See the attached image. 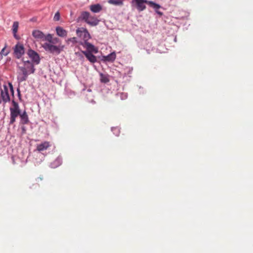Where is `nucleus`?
I'll return each mask as SVG.
<instances>
[{
  "instance_id": "nucleus-11",
  "label": "nucleus",
  "mask_w": 253,
  "mask_h": 253,
  "mask_svg": "<svg viewBox=\"0 0 253 253\" xmlns=\"http://www.w3.org/2000/svg\"><path fill=\"white\" fill-rule=\"evenodd\" d=\"M0 96L4 104L7 102H9L10 101V97L8 92H3L2 89H0Z\"/></svg>"
},
{
  "instance_id": "nucleus-35",
  "label": "nucleus",
  "mask_w": 253,
  "mask_h": 253,
  "mask_svg": "<svg viewBox=\"0 0 253 253\" xmlns=\"http://www.w3.org/2000/svg\"><path fill=\"white\" fill-rule=\"evenodd\" d=\"M13 36L14 37L17 39V40H19V37L16 35V34H13Z\"/></svg>"
},
{
  "instance_id": "nucleus-6",
  "label": "nucleus",
  "mask_w": 253,
  "mask_h": 253,
  "mask_svg": "<svg viewBox=\"0 0 253 253\" xmlns=\"http://www.w3.org/2000/svg\"><path fill=\"white\" fill-rule=\"evenodd\" d=\"M27 54L32 59V62L38 65L40 63L41 59L39 54L35 50L30 49L27 51Z\"/></svg>"
},
{
  "instance_id": "nucleus-33",
  "label": "nucleus",
  "mask_w": 253,
  "mask_h": 253,
  "mask_svg": "<svg viewBox=\"0 0 253 253\" xmlns=\"http://www.w3.org/2000/svg\"><path fill=\"white\" fill-rule=\"evenodd\" d=\"M17 91L18 98H19V99L21 100V95L20 91L19 88L17 89Z\"/></svg>"
},
{
  "instance_id": "nucleus-3",
  "label": "nucleus",
  "mask_w": 253,
  "mask_h": 253,
  "mask_svg": "<svg viewBox=\"0 0 253 253\" xmlns=\"http://www.w3.org/2000/svg\"><path fill=\"white\" fill-rule=\"evenodd\" d=\"M76 33L77 36L83 40L79 42L80 45H83L84 42H88V41L91 38L88 30L85 28H78L76 30Z\"/></svg>"
},
{
  "instance_id": "nucleus-15",
  "label": "nucleus",
  "mask_w": 253,
  "mask_h": 253,
  "mask_svg": "<svg viewBox=\"0 0 253 253\" xmlns=\"http://www.w3.org/2000/svg\"><path fill=\"white\" fill-rule=\"evenodd\" d=\"M84 54L90 63H94L97 62V57L93 55V53L85 52Z\"/></svg>"
},
{
  "instance_id": "nucleus-12",
  "label": "nucleus",
  "mask_w": 253,
  "mask_h": 253,
  "mask_svg": "<svg viewBox=\"0 0 253 253\" xmlns=\"http://www.w3.org/2000/svg\"><path fill=\"white\" fill-rule=\"evenodd\" d=\"M90 16V13L88 12L83 11L78 17V21L83 20L86 23V21H88Z\"/></svg>"
},
{
  "instance_id": "nucleus-16",
  "label": "nucleus",
  "mask_w": 253,
  "mask_h": 253,
  "mask_svg": "<svg viewBox=\"0 0 253 253\" xmlns=\"http://www.w3.org/2000/svg\"><path fill=\"white\" fill-rule=\"evenodd\" d=\"M62 163V159L60 156H58L53 162L50 164L51 168L55 169L60 166Z\"/></svg>"
},
{
  "instance_id": "nucleus-4",
  "label": "nucleus",
  "mask_w": 253,
  "mask_h": 253,
  "mask_svg": "<svg viewBox=\"0 0 253 253\" xmlns=\"http://www.w3.org/2000/svg\"><path fill=\"white\" fill-rule=\"evenodd\" d=\"M150 1L148 0H135L134 1H131V3L132 6H135L139 12H141L146 9V6L145 4L146 3L149 5Z\"/></svg>"
},
{
  "instance_id": "nucleus-23",
  "label": "nucleus",
  "mask_w": 253,
  "mask_h": 253,
  "mask_svg": "<svg viewBox=\"0 0 253 253\" xmlns=\"http://www.w3.org/2000/svg\"><path fill=\"white\" fill-rule=\"evenodd\" d=\"M124 70L125 71L124 75L125 76H128L129 74H131L133 68L132 67H126L124 68Z\"/></svg>"
},
{
  "instance_id": "nucleus-41",
  "label": "nucleus",
  "mask_w": 253,
  "mask_h": 253,
  "mask_svg": "<svg viewBox=\"0 0 253 253\" xmlns=\"http://www.w3.org/2000/svg\"><path fill=\"white\" fill-rule=\"evenodd\" d=\"M176 38H174V41H176Z\"/></svg>"
},
{
  "instance_id": "nucleus-22",
  "label": "nucleus",
  "mask_w": 253,
  "mask_h": 253,
  "mask_svg": "<svg viewBox=\"0 0 253 253\" xmlns=\"http://www.w3.org/2000/svg\"><path fill=\"white\" fill-rule=\"evenodd\" d=\"M100 82L101 83L106 84L109 82V79L108 78V77L107 75H104L103 73H100Z\"/></svg>"
},
{
  "instance_id": "nucleus-34",
  "label": "nucleus",
  "mask_w": 253,
  "mask_h": 253,
  "mask_svg": "<svg viewBox=\"0 0 253 253\" xmlns=\"http://www.w3.org/2000/svg\"><path fill=\"white\" fill-rule=\"evenodd\" d=\"M21 129L23 133H25L26 131V127L25 126H21Z\"/></svg>"
},
{
  "instance_id": "nucleus-26",
  "label": "nucleus",
  "mask_w": 253,
  "mask_h": 253,
  "mask_svg": "<svg viewBox=\"0 0 253 253\" xmlns=\"http://www.w3.org/2000/svg\"><path fill=\"white\" fill-rule=\"evenodd\" d=\"M43 39H44L45 40L49 42V43H54L52 41V36L50 34H47V35L46 37L44 36V38Z\"/></svg>"
},
{
  "instance_id": "nucleus-8",
  "label": "nucleus",
  "mask_w": 253,
  "mask_h": 253,
  "mask_svg": "<svg viewBox=\"0 0 253 253\" xmlns=\"http://www.w3.org/2000/svg\"><path fill=\"white\" fill-rule=\"evenodd\" d=\"M21 113V111L10 110V120L9 125L13 124L16 121V118L19 116H20Z\"/></svg>"
},
{
  "instance_id": "nucleus-5",
  "label": "nucleus",
  "mask_w": 253,
  "mask_h": 253,
  "mask_svg": "<svg viewBox=\"0 0 253 253\" xmlns=\"http://www.w3.org/2000/svg\"><path fill=\"white\" fill-rule=\"evenodd\" d=\"M14 55L17 59H20L25 53V48L24 45L18 43L14 48Z\"/></svg>"
},
{
  "instance_id": "nucleus-32",
  "label": "nucleus",
  "mask_w": 253,
  "mask_h": 253,
  "mask_svg": "<svg viewBox=\"0 0 253 253\" xmlns=\"http://www.w3.org/2000/svg\"><path fill=\"white\" fill-rule=\"evenodd\" d=\"M3 89H2L3 92H4V91L8 92V87L5 84H3Z\"/></svg>"
},
{
  "instance_id": "nucleus-9",
  "label": "nucleus",
  "mask_w": 253,
  "mask_h": 253,
  "mask_svg": "<svg viewBox=\"0 0 253 253\" xmlns=\"http://www.w3.org/2000/svg\"><path fill=\"white\" fill-rule=\"evenodd\" d=\"M149 6L153 8L154 9L155 12L160 17L163 15V13L159 10L162 7L159 4L151 0Z\"/></svg>"
},
{
  "instance_id": "nucleus-13",
  "label": "nucleus",
  "mask_w": 253,
  "mask_h": 253,
  "mask_svg": "<svg viewBox=\"0 0 253 253\" xmlns=\"http://www.w3.org/2000/svg\"><path fill=\"white\" fill-rule=\"evenodd\" d=\"M50 146L49 142L48 141H44L40 144H38L37 146V150L41 152L47 149Z\"/></svg>"
},
{
  "instance_id": "nucleus-2",
  "label": "nucleus",
  "mask_w": 253,
  "mask_h": 253,
  "mask_svg": "<svg viewBox=\"0 0 253 253\" xmlns=\"http://www.w3.org/2000/svg\"><path fill=\"white\" fill-rule=\"evenodd\" d=\"M42 46L46 51L56 55L59 54L64 48V45H54L52 43L48 42L44 43Z\"/></svg>"
},
{
  "instance_id": "nucleus-18",
  "label": "nucleus",
  "mask_w": 253,
  "mask_h": 253,
  "mask_svg": "<svg viewBox=\"0 0 253 253\" xmlns=\"http://www.w3.org/2000/svg\"><path fill=\"white\" fill-rule=\"evenodd\" d=\"M57 35L60 37H65L67 35V32L61 27H57L56 28Z\"/></svg>"
},
{
  "instance_id": "nucleus-17",
  "label": "nucleus",
  "mask_w": 253,
  "mask_h": 253,
  "mask_svg": "<svg viewBox=\"0 0 253 253\" xmlns=\"http://www.w3.org/2000/svg\"><path fill=\"white\" fill-rule=\"evenodd\" d=\"M32 36L36 39H42L44 38V35L43 32L38 30H33Z\"/></svg>"
},
{
  "instance_id": "nucleus-36",
  "label": "nucleus",
  "mask_w": 253,
  "mask_h": 253,
  "mask_svg": "<svg viewBox=\"0 0 253 253\" xmlns=\"http://www.w3.org/2000/svg\"><path fill=\"white\" fill-rule=\"evenodd\" d=\"M3 58V54L1 52H0V60H1Z\"/></svg>"
},
{
  "instance_id": "nucleus-39",
  "label": "nucleus",
  "mask_w": 253,
  "mask_h": 253,
  "mask_svg": "<svg viewBox=\"0 0 253 253\" xmlns=\"http://www.w3.org/2000/svg\"><path fill=\"white\" fill-rule=\"evenodd\" d=\"M87 92H91V89H90V88H88V89H87Z\"/></svg>"
},
{
  "instance_id": "nucleus-27",
  "label": "nucleus",
  "mask_w": 253,
  "mask_h": 253,
  "mask_svg": "<svg viewBox=\"0 0 253 253\" xmlns=\"http://www.w3.org/2000/svg\"><path fill=\"white\" fill-rule=\"evenodd\" d=\"M70 42H72L73 44H76L78 42L77 38L73 37L68 39L67 40V42L69 44Z\"/></svg>"
},
{
  "instance_id": "nucleus-24",
  "label": "nucleus",
  "mask_w": 253,
  "mask_h": 253,
  "mask_svg": "<svg viewBox=\"0 0 253 253\" xmlns=\"http://www.w3.org/2000/svg\"><path fill=\"white\" fill-rule=\"evenodd\" d=\"M19 23L17 21H15L12 25V32L13 34H16L18 30Z\"/></svg>"
},
{
  "instance_id": "nucleus-14",
  "label": "nucleus",
  "mask_w": 253,
  "mask_h": 253,
  "mask_svg": "<svg viewBox=\"0 0 253 253\" xmlns=\"http://www.w3.org/2000/svg\"><path fill=\"white\" fill-rule=\"evenodd\" d=\"M100 22V20L98 19L96 17L90 16L88 21H86V23L91 26H96Z\"/></svg>"
},
{
  "instance_id": "nucleus-40",
  "label": "nucleus",
  "mask_w": 253,
  "mask_h": 253,
  "mask_svg": "<svg viewBox=\"0 0 253 253\" xmlns=\"http://www.w3.org/2000/svg\"><path fill=\"white\" fill-rule=\"evenodd\" d=\"M2 101L1 98H0V104H1V102Z\"/></svg>"
},
{
  "instance_id": "nucleus-25",
  "label": "nucleus",
  "mask_w": 253,
  "mask_h": 253,
  "mask_svg": "<svg viewBox=\"0 0 253 253\" xmlns=\"http://www.w3.org/2000/svg\"><path fill=\"white\" fill-rule=\"evenodd\" d=\"M111 130L113 133L117 136H119L120 133V129L118 127H112Z\"/></svg>"
},
{
  "instance_id": "nucleus-19",
  "label": "nucleus",
  "mask_w": 253,
  "mask_h": 253,
  "mask_svg": "<svg viewBox=\"0 0 253 253\" xmlns=\"http://www.w3.org/2000/svg\"><path fill=\"white\" fill-rule=\"evenodd\" d=\"M90 9L93 13H98L102 9V6L99 3L91 4L90 5Z\"/></svg>"
},
{
  "instance_id": "nucleus-21",
  "label": "nucleus",
  "mask_w": 253,
  "mask_h": 253,
  "mask_svg": "<svg viewBox=\"0 0 253 253\" xmlns=\"http://www.w3.org/2000/svg\"><path fill=\"white\" fill-rule=\"evenodd\" d=\"M11 103L13 107H10L9 108V110L21 111L19 104L17 102L15 101L14 99H12L11 101Z\"/></svg>"
},
{
  "instance_id": "nucleus-29",
  "label": "nucleus",
  "mask_w": 253,
  "mask_h": 253,
  "mask_svg": "<svg viewBox=\"0 0 253 253\" xmlns=\"http://www.w3.org/2000/svg\"><path fill=\"white\" fill-rule=\"evenodd\" d=\"M60 17V13L59 11H57L55 13V14L54 16V17H53V19L54 21H57L59 20Z\"/></svg>"
},
{
  "instance_id": "nucleus-38",
  "label": "nucleus",
  "mask_w": 253,
  "mask_h": 253,
  "mask_svg": "<svg viewBox=\"0 0 253 253\" xmlns=\"http://www.w3.org/2000/svg\"><path fill=\"white\" fill-rule=\"evenodd\" d=\"M58 40H59V39H58V38H55V39H54V41L55 42H58Z\"/></svg>"
},
{
  "instance_id": "nucleus-7",
  "label": "nucleus",
  "mask_w": 253,
  "mask_h": 253,
  "mask_svg": "<svg viewBox=\"0 0 253 253\" xmlns=\"http://www.w3.org/2000/svg\"><path fill=\"white\" fill-rule=\"evenodd\" d=\"M83 47H85L86 48V50L85 51H82V52L84 54V53H93L94 54H96L98 52V48L95 46L93 44L87 42H84L83 45H82Z\"/></svg>"
},
{
  "instance_id": "nucleus-1",
  "label": "nucleus",
  "mask_w": 253,
  "mask_h": 253,
  "mask_svg": "<svg viewBox=\"0 0 253 253\" xmlns=\"http://www.w3.org/2000/svg\"><path fill=\"white\" fill-rule=\"evenodd\" d=\"M23 63V67H19V70L21 73H19L17 77V80L19 83H22L27 80L29 75L34 74L36 69L34 66V63L27 60H25L24 58L22 59Z\"/></svg>"
},
{
  "instance_id": "nucleus-28",
  "label": "nucleus",
  "mask_w": 253,
  "mask_h": 253,
  "mask_svg": "<svg viewBox=\"0 0 253 253\" xmlns=\"http://www.w3.org/2000/svg\"><path fill=\"white\" fill-rule=\"evenodd\" d=\"M8 84L9 87L10 93L12 96H14V90L12 83L10 82H8Z\"/></svg>"
},
{
  "instance_id": "nucleus-10",
  "label": "nucleus",
  "mask_w": 253,
  "mask_h": 253,
  "mask_svg": "<svg viewBox=\"0 0 253 253\" xmlns=\"http://www.w3.org/2000/svg\"><path fill=\"white\" fill-rule=\"evenodd\" d=\"M20 124L21 125H26L29 122L28 115L26 112L24 111L23 112H21L20 116Z\"/></svg>"
},
{
  "instance_id": "nucleus-42",
  "label": "nucleus",
  "mask_w": 253,
  "mask_h": 253,
  "mask_svg": "<svg viewBox=\"0 0 253 253\" xmlns=\"http://www.w3.org/2000/svg\"><path fill=\"white\" fill-rule=\"evenodd\" d=\"M135 1V0H132V1Z\"/></svg>"
},
{
  "instance_id": "nucleus-37",
  "label": "nucleus",
  "mask_w": 253,
  "mask_h": 253,
  "mask_svg": "<svg viewBox=\"0 0 253 253\" xmlns=\"http://www.w3.org/2000/svg\"><path fill=\"white\" fill-rule=\"evenodd\" d=\"M36 20V19L35 18H32L30 19L31 21L34 22Z\"/></svg>"
},
{
  "instance_id": "nucleus-30",
  "label": "nucleus",
  "mask_w": 253,
  "mask_h": 253,
  "mask_svg": "<svg viewBox=\"0 0 253 253\" xmlns=\"http://www.w3.org/2000/svg\"><path fill=\"white\" fill-rule=\"evenodd\" d=\"M6 47V45H5V46L1 49V50L0 51V52L2 53V54L5 56H6L8 53H9V51H6V52H5L4 50H5V49Z\"/></svg>"
},
{
  "instance_id": "nucleus-31",
  "label": "nucleus",
  "mask_w": 253,
  "mask_h": 253,
  "mask_svg": "<svg viewBox=\"0 0 253 253\" xmlns=\"http://www.w3.org/2000/svg\"><path fill=\"white\" fill-rule=\"evenodd\" d=\"M106 56L104 55L98 57V58H99L103 62H107V61L106 60Z\"/></svg>"
},
{
  "instance_id": "nucleus-20",
  "label": "nucleus",
  "mask_w": 253,
  "mask_h": 253,
  "mask_svg": "<svg viewBox=\"0 0 253 253\" xmlns=\"http://www.w3.org/2000/svg\"><path fill=\"white\" fill-rule=\"evenodd\" d=\"M116 58V54L115 51L106 55V60L107 62H112L115 61Z\"/></svg>"
}]
</instances>
